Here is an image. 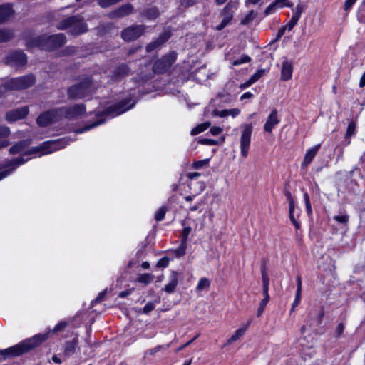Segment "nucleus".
Instances as JSON below:
<instances>
[{"label":"nucleus","mask_w":365,"mask_h":365,"mask_svg":"<svg viewBox=\"0 0 365 365\" xmlns=\"http://www.w3.org/2000/svg\"><path fill=\"white\" fill-rule=\"evenodd\" d=\"M68 324L66 321H61L52 330L46 333L34 335L33 337L27 339L15 346L4 350H0V355L4 356V358L6 359L7 357L17 356L28 352L46 341L49 338L51 333L56 334L63 331L68 327Z\"/></svg>","instance_id":"1"},{"label":"nucleus","mask_w":365,"mask_h":365,"mask_svg":"<svg viewBox=\"0 0 365 365\" xmlns=\"http://www.w3.org/2000/svg\"><path fill=\"white\" fill-rule=\"evenodd\" d=\"M66 43L63 34L55 35H42L37 36L28 42V47H37L41 50L52 51L62 46Z\"/></svg>","instance_id":"2"},{"label":"nucleus","mask_w":365,"mask_h":365,"mask_svg":"<svg viewBox=\"0 0 365 365\" xmlns=\"http://www.w3.org/2000/svg\"><path fill=\"white\" fill-rule=\"evenodd\" d=\"M95 90L91 78H85L77 83L70 86L67 90L68 98L72 100L82 99L91 95Z\"/></svg>","instance_id":"3"},{"label":"nucleus","mask_w":365,"mask_h":365,"mask_svg":"<svg viewBox=\"0 0 365 365\" xmlns=\"http://www.w3.org/2000/svg\"><path fill=\"white\" fill-rule=\"evenodd\" d=\"M57 29L59 30L68 29V33L78 36L87 31V25L83 19L78 16H73L61 21Z\"/></svg>","instance_id":"4"},{"label":"nucleus","mask_w":365,"mask_h":365,"mask_svg":"<svg viewBox=\"0 0 365 365\" xmlns=\"http://www.w3.org/2000/svg\"><path fill=\"white\" fill-rule=\"evenodd\" d=\"M35 82L36 78L34 75L29 74L19 78H11L4 84V87L6 90H23L32 86Z\"/></svg>","instance_id":"5"},{"label":"nucleus","mask_w":365,"mask_h":365,"mask_svg":"<svg viewBox=\"0 0 365 365\" xmlns=\"http://www.w3.org/2000/svg\"><path fill=\"white\" fill-rule=\"evenodd\" d=\"M135 102L131 98L123 99L112 106H108L104 111V115H119L132 108Z\"/></svg>","instance_id":"6"},{"label":"nucleus","mask_w":365,"mask_h":365,"mask_svg":"<svg viewBox=\"0 0 365 365\" xmlns=\"http://www.w3.org/2000/svg\"><path fill=\"white\" fill-rule=\"evenodd\" d=\"M5 65L19 68L24 66L27 63V56L22 51L10 52L4 58Z\"/></svg>","instance_id":"7"},{"label":"nucleus","mask_w":365,"mask_h":365,"mask_svg":"<svg viewBox=\"0 0 365 365\" xmlns=\"http://www.w3.org/2000/svg\"><path fill=\"white\" fill-rule=\"evenodd\" d=\"M177 59V53L172 51L161 58L156 61L153 66V70L155 73H163L165 72L175 62Z\"/></svg>","instance_id":"8"},{"label":"nucleus","mask_w":365,"mask_h":365,"mask_svg":"<svg viewBox=\"0 0 365 365\" xmlns=\"http://www.w3.org/2000/svg\"><path fill=\"white\" fill-rule=\"evenodd\" d=\"M60 111L58 108L41 113L36 119L37 124L41 127H46L61 120Z\"/></svg>","instance_id":"9"},{"label":"nucleus","mask_w":365,"mask_h":365,"mask_svg":"<svg viewBox=\"0 0 365 365\" xmlns=\"http://www.w3.org/2000/svg\"><path fill=\"white\" fill-rule=\"evenodd\" d=\"M61 118L73 119L83 115L86 110V106L83 103H78L71 106L59 108Z\"/></svg>","instance_id":"10"},{"label":"nucleus","mask_w":365,"mask_h":365,"mask_svg":"<svg viewBox=\"0 0 365 365\" xmlns=\"http://www.w3.org/2000/svg\"><path fill=\"white\" fill-rule=\"evenodd\" d=\"M146 26L144 25H133L123 29L121 32V37L126 41H135L141 36L145 31Z\"/></svg>","instance_id":"11"},{"label":"nucleus","mask_w":365,"mask_h":365,"mask_svg":"<svg viewBox=\"0 0 365 365\" xmlns=\"http://www.w3.org/2000/svg\"><path fill=\"white\" fill-rule=\"evenodd\" d=\"M242 128L243 130L240 138V150L242 155L244 158H247L251 141L252 126L251 124H245L242 125Z\"/></svg>","instance_id":"12"},{"label":"nucleus","mask_w":365,"mask_h":365,"mask_svg":"<svg viewBox=\"0 0 365 365\" xmlns=\"http://www.w3.org/2000/svg\"><path fill=\"white\" fill-rule=\"evenodd\" d=\"M237 4L236 2L230 1L225 7L222 16V20L219 25L216 26V29L220 31L223 29L232 19L233 11L237 8Z\"/></svg>","instance_id":"13"},{"label":"nucleus","mask_w":365,"mask_h":365,"mask_svg":"<svg viewBox=\"0 0 365 365\" xmlns=\"http://www.w3.org/2000/svg\"><path fill=\"white\" fill-rule=\"evenodd\" d=\"M26 161L27 160H24L22 157H18L6 162L4 167L7 169L0 171V180L7 177L18 166L24 164Z\"/></svg>","instance_id":"14"},{"label":"nucleus","mask_w":365,"mask_h":365,"mask_svg":"<svg viewBox=\"0 0 365 365\" xmlns=\"http://www.w3.org/2000/svg\"><path fill=\"white\" fill-rule=\"evenodd\" d=\"M29 112V108L27 106H24L6 112L5 118L9 123H13L18 120L24 118L28 115Z\"/></svg>","instance_id":"15"},{"label":"nucleus","mask_w":365,"mask_h":365,"mask_svg":"<svg viewBox=\"0 0 365 365\" xmlns=\"http://www.w3.org/2000/svg\"><path fill=\"white\" fill-rule=\"evenodd\" d=\"M56 148V143L54 141L43 142L39 146H36L30 148L25 154L31 155L38 153L42 154H48L53 152Z\"/></svg>","instance_id":"16"},{"label":"nucleus","mask_w":365,"mask_h":365,"mask_svg":"<svg viewBox=\"0 0 365 365\" xmlns=\"http://www.w3.org/2000/svg\"><path fill=\"white\" fill-rule=\"evenodd\" d=\"M133 6L130 4H123L115 10L110 11L108 16L110 19L122 18L131 14L133 11Z\"/></svg>","instance_id":"17"},{"label":"nucleus","mask_w":365,"mask_h":365,"mask_svg":"<svg viewBox=\"0 0 365 365\" xmlns=\"http://www.w3.org/2000/svg\"><path fill=\"white\" fill-rule=\"evenodd\" d=\"M232 101V96L228 93H220L215 98L210 101V103L214 106L220 108L225 107L226 105L230 103Z\"/></svg>","instance_id":"18"},{"label":"nucleus","mask_w":365,"mask_h":365,"mask_svg":"<svg viewBox=\"0 0 365 365\" xmlns=\"http://www.w3.org/2000/svg\"><path fill=\"white\" fill-rule=\"evenodd\" d=\"M170 37V34L169 32L164 31L163 32L159 37L154 41L150 43L146 46V51L147 52H151L155 48L160 46L162 44L165 43Z\"/></svg>","instance_id":"19"},{"label":"nucleus","mask_w":365,"mask_h":365,"mask_svg":"<svg viewBox=\"0 0 365 365\" xmlns=\"http://www.w3.org/2000/svg\"><path fill=\"white\" fill-rule=\"evenodd\" d=\"M14 14L12 6L9 4L0 5V24L8 21Z\"/></svg>","instance_id":"20"},{"label":"nucleus","mask_w":365,"mask_h":365,"mask_svg":"<svg viewBox=\"0 0 365 365\" xmlns=\"http://www.w3.org/2000/svg\"><path fill=\"white\" fill-rule=\"evenodd\" d=\"M279 123V120L277 117V110H273L267 118L264 129L267 133H272L273 128Z\"/></svg>","instance_id":"21"},{"label":"nucleus","mask_w":365,"mask_h":365,"mask_svg":"<svg viewBox=\"0 0 365 365\" xmlns=\"http://www.w3.org/2000/svg\"><path fill=\"white\" fill-rule=\"evenodd\" d=\"M78 344V338L75 336L71 341H67L65 342L63 354L70 357L73 355L76 352V349Z\"/></svg>","instance_id":"22"},{"label":"nucleus","mask_w":365,"mask_h":365,"mask_svg":"<svg viewBox=\"0 0 365 365\" xmlns=\"http://www.w3.org/2000/svg\"><path fill=\"white\" fill-rule=\"evenodd\" d=\"M11 134V130L9 127L5 125L0 126V149L6 148L10 145V141L8 137Z\"/></svg>","instance_id":"23"},{"label":"nucleus","mask_w":365,"mask_h":365,"mask_svg":"<svg viewBox=\"0 0 365 365\" xmlns=\"http://www.w3.org/2000/svg\"><path fill=\"white\" fill-rule=\"evenodd\" d=\"M130 73V70L128 68V66L125 64L120 65L119 66L116 67L113 71L112 78L114 80H119L128 75H129Z\"/></svg>","instance_id":"24"},{"label":"nucleus","mask_w":365,"mask_h":365,"mask_svg":"<svg viewBox=\"0 0 365 365\" xmlns=\"http://www.w3.org/2000/svg\"><path fill=\"white\" fill-rule=\"evenodd\" d=\"M293 72V66L291 62L284 61L282 63L281 78L283 81H288L291 79Z\"/></svg>","instance_id":"25"},{"label":"nucleus","mask_w":365,"mask_h":365,"mask_svg":"<svg viewBox=\"0 0 365 365\" xmlns=\"http://www.w3.org/2000/svg\"><path fill=\"white\" fill-rule=\"evenodd\" d=\"M240 110L238 108H233V109H228V110L225 109V110H218L217 109H215L212 111V115L213 116H218L220 118H225L228 115H231L232 118H235L237 115H238L240 114Z\"/></svg>","instance_id":"26"},{"label":"nucleus","mask_w":365,"mask_h":365,"mask_svg":"<svg viewBox=\"0 0 365 365\" xmlns=\"http://www.w3.org/2000/svg\"><path fill=\"white\" fill-rule=\"evenodd\" d=\"M319 148H320V145L319 144V145H315L312 148L309 149L307 152L304 159V161L302 163V168H305L308 165L310 164V163L312 162L313 158L317 155Z\"/></svg>","instance_id":"27"},{"label":"nucleus","mask_w":365,"mask_h":365,"mask_svg":"<svg viewBox=\"0 0 365 365\" xmlns=\"http://www.w3.org/2000/svg\"><path fill=\"white\" fill-rule=\"evenodd\" d=\"M31 143L29 140H21L9 148L11 154H18L21 153L24 148L28 147Z\"/></svg>","instance_id":"28"},{"label":"nucleus","mask_w":365,"mask_h":365,"mask_svg":"<svg viewBox=\"0 0 365 365\" xmlns=\"http://www.w3.org/2000/svg\"><path fill=\"white\" fill-rule=\"evenodd\" d=\"M14 37L12 30L8 29H0V43H6Z\"/></svg>","instance_id":"29"},{"label":"nucleus","mask_w":365,"mask_h":365,"mask_svg":"<svg viewBox=\"0 0 365 365\" xmlns=\"http://www.w3.org/2000/svg\"><path fill=\"white\" fill-rule=\"evenodd\" d=\"M141 15L147 19H155L159 16V11L156 7H150L144 9Z\"/></svg>","instance_id":"30"},{"label":"nucleus","mask_w":365,"mask_h":365,"mask_svg":"<svg viewBox=\"0 0 365 365\" xmlns=\"http://www.w3.org/2000/svg\"><path fill=\"white\" fill-rule=\"evenodd\" d=\"M178 278H177L176 275L175 274H173L171 277V279L169 282V283L167 285H165L164 290L168 294H171V293L174 292V291L175 290V288L178 285Z\"/></svg>","instance_id":"31"},{"label":"nucleus","mask_w":365,"mask_h":365,"mask_svg":"<svg viewBox=\"0 0 365 365\" xmlns=\"http://www.w3.org/2000/svg\"><path fill=\"white\" fill-rule=\"evenodd\" d=\"M355 130L356 123L354 121H351L347 127L346 132L344 135V139L346 140L347 144L350 143V138L355 134Z\"/></svg>","instance_id":"32"},{"label":"nucleus","mask_w":365,"mask_h":365,"mask_svg":"<svg viewBox=\"0 0 365 365\" xmlns=\"http://www.w3.org/2000/svg\"><path fill=\"white\" fill-rule=\"evenodd\" d=\"M105 122V119H100L98 120H96L93 122V123H91L89 125H85L83 128H78L76 130V133H83L84 132H86L89 130L91 128H93Z\"/></svg>","instance_id":"33"},{"label":"nucleus","mask_w":365,"mask_h":365,"mask_svg":"<svg viewBox=\"0 0 365 365\" xmlns=\"http://www.w3.org/2000/svg\"><path fill=\"white\" fill-rule=\"evenodd\" d=\"M154 279V276L150 273L141 274L137 279V282L145 284H150Z\"/></svg>","instance_id":"34"},{"label":"nucleus","mask_w":365,"mask_h":365,"mask_svg":"<svg viewBox=\"0 0 365 365\" xmlns=\"http://www.w3.org/2000/svg\"><path fill=\"white\" fill-rule=\"evenodd\" d=\"M121 1L122 0H96L98 6L103 9L108 8Z\"/></svg>","instance_id":"35"},{"label":"nucleus","mask_w":365,"mask_h":365,"mask_svg":"<svg viewBox=\"0 0 365 365\" xmlns=\"http://www.w3.org/2000/svg\"><path fill=\"white\" fill-rule=\"evenodd\" d=\"M246 328H240L235 331L234 334L227 340L228 344H232L238 340L245 334Z\"/></svg>","instance_id":"36"},{"label":"nucleus","mask_w":365,"mask_h":365,"mask_svg":"<svg viewBox=\"0 0 365 365\" xmlns=\"http://www.w3.org/2000/svg\"><path fill=\"white\" fill-rule=\"evenodd\" d=\"M257 16V13L250 11L249 14L241 21V24L247 25L251 23Z\"/></svg>","instance_id":"37"},{"label":"nucleus","mask_w":365,"mask_h":365,"mask_svg":"<svg viewBox=\"0 0 365 365\" xmlns=\"http://www.w3.org/2000/svg\"><path fill=\"white\" fill-rule=\"evenodd\" d=\"M167 212V208L165 206L161 207L159 208L155 215V219L156 221L160 222L163 220L165 217V213Z\"/></svg>","instance_id":"38"},{"label":"nucleus","mask_w":365,"mask_h":365,"mask_svg":"<svg viewBox=\"0 0 365 365\" xmlns=\"http://www.w3.org/2000/svg\"><path fill=\"white\" fill-rule=\"evenodd\" d=\"M187 247V243L180 241V246L175 250V254L177 257H181L185 255Z\"/></svg>","instance_id":"39"},{"label":"nucleus","mask_w":365,"mask_h":365,"mask_svg":"<svg viewBox=\"0 0 365 365\" xmlns=\"http://www.w3.org/2000/svg\"><path fill=\"white\" fill-rule=\"evenodd\" d=\"M251 61V58L247 55H242L238 59L235 60L232 63L233 66H238L242 63H248Z\"/></svg>","instance_id":"40"},{"label":"nucleus","mask_w":365,"mask_h":365,"mask_svg":"<svg viewBox=\"0 0 365 365\" xmlns=\"http://www.w3.org/2000/svg\"><path fill=\"white\" fill-rule=\"evenodd\" d=\"M304 7L302 4H297L294 10L292 16L299 19L301 14L304 12Z\"/></svg>","instance_id":"41"},{"label":"nucleus","mask_w":365,"mask_h":365,"mask_svg":"<svg viewBox=\"0 0 365 365\" xmlns=\"http://www.w3.org/2000/svg\"><path fill=\"white\" fill-rule=\"evenodd\" d=\"M265 71L264 69L258 70L255 73H254L250 79L251 81L254 83L257 81H258L259 78H261L263 75L264 74Z\"/></svg>","instance_id":"42"},{"label":"nucleus","mask_w":365,"mask_h":365,"mask_svg":"<svg viewBox=\"0 0 365 365\" xmlns=\"http://www.w3.org/2000/svg\"><path fill=\"white\" fill-rule=\"evenodd\" d=\"M304 200L305 202L307 212L309 215H310L312 213V207H311L309 197V195L307 192H305L304 194Z\"/></svg>","instance_id":"43"},{"label":"nucleus","mask_w":365,"mask_h":365,"mask_svg":"<svg viewBox=\"0 0 365 365\" xmlns=\"http://www.w3.org/2000/svg\"><path fill=\"white\" fill-rule=\"evenodd\" d=\"M294 207H293L292 210L290 207H289V215L291 222L293 223L296 229H299L300 227L299 223L296 220L294 216Z\"/></svg>","instance_id":"44"},{"label":"nucleus","mask_w":365,"mask_h":365,"mask_svg":"<svg viewBox=\"0 0 365 365\" xmlns=\"http://www.w3.org/2000/svg\"><path fill=\"white\" fill-rule=\"evenodd\" d=\"M205 130V123H201L191 130V135H195Z\"/></svg>","instance_id":"45"},{"label":"nucleus","mask_w":365,"mask_h":365,"mask_svg":"<svg viewBox=\"0 0 365 365\" xmlns=\"http://www.w3.org/2000/svg\"><path fill=\"white\" fill-rule=\"evenodd\" d=\"M190 232L191 228L190 227H185L181 233V242L187 243V237Z\"/></svg>","instance_id":"46"},{"label":"nucleus","mask_w":365,"mask_h":365,"mask_svg":"<svg viewBox=\"0 0 365 365\" xmlns=\"http://www.w3.org/2000/svg\"><path fill=\"white\" fill-rule=\"evenodd\" d=\"M349 216L347 215H336L334 217V219L339 223L346 225L349 222Z\"/></svg>","instance_id":"47"},{"label":"nucleus","mask_w":365,"mask_h":365,"mask_svg":"<svg viewBox=\"0 0 365 365\" xmlns=\"http://www.w3.org/2000/svg\"><path fill=\"white\" fill-rule=\"evenodd\" d=\"M284 193L289 202V207H290L292 210L293 207H295V203L293 197H292L291 192L289 190H284Z\"/></svg>","instance_id":"48"},{"label":"nucleus","mask_w":365,"mask_h":365,"mask_svg":"<svg viewBox=\"0 0 365 365\" xmlns=\"http://www.w3.org/2000/svg\"><path fill=\"white\" fill-rule=\"evenodd\" d=\"M268 302H269L267 301V299L261 301V302L259 304V307L257 309V317H259L262 314V313H263V312H264V309H265V307H266V306H267Z\"/></svg>","instance_id":"49"},{"label":"nucleus","mask_w":365,"mask_h":365,"mask_svg":"<svg viewBox=\"0 0 365 365\" xmlns=\"http://www.w3.org/2000/svg\"><path fill=\"white\" fill-rule=\"evenodd\" d=\"M225 141V137H220L217 140L210 139L207 138V145H219L222 144Z\"/></svg>","instance_id":"50"},{"label":"nucleus","mask_w":365,"mask_h":365,"mask_svg":"<svg viewBox=\"0 0 365 365\" xmlns=\"http://www.w3.org/2000/svg\"><path fill=\"white\" fill-rule=\"evenodd\" d=\"M301 294H302V292H299V291L296 292L295 299L292 304L291 312H294L295 307L297 306H298V304H299L300 300H301Z\"/></svg>","instance_id":"51"},{"label":"nucleus","mask_w":365,"mask_h":365,"mask_svg":"<svg viewBox=\"0 0 365 365\" xmlns=\"http://www.w3.org/2000/svg\"><path fill=\"white\" fill-rule=\"evenodd\" d=\"M298 21V19L292 16L290 21L288 22V24L284 26V29H287L288 31H291L297 24Z\"/></svg>","instance_id":"52"},{"label":"nucleus","mask_w":365,"mask_h":365,"mask_svg":"<svg viewBox=\"0 0 365 365\" xmlns=\"http://www.w3.org/2000/svg\"><path fill=\"white\" fill-rule=\"evenodd\" d=\"M169 259L167 257L161 258L157 263L158 267H166L168 266Z\"/></svg>","instance_id":"53"},{"label":"nucleus","mask_w":365,"mask_h":365,"mask_svg":"<svg viewBox=\"0 0 365 365\" xmlns=\"http://www.w3.org/2000/svg\"><path fill=\"white\" fill-rule=\"evenodd\" d=\"M155 309V304L153 302L147 303L143 309V312L148 314Z\"/></svg>","instance_id":"54"},{"label":"nucleus","mask_w":365,"mask_h":365,"mask_svg":"<svg viewBox=\"0 0 365 365\" xmlns=\"http://www.w3.org/2000/svg\"><path fill=\"white\" fill-rule=\"evenodd\" d=\"M344 324L340 323L339 324H338V326L336 329V331H335V336L339 337L341 335V334L344 332Z\"/></svg>","instance_id":"55"},{"label":"nucleus","mask_w":365,"mask_h":365,"mask_svg":"<svg viewBox=\"0 0 365 365\" xmlns=\"http://www.w3.org/2000/svg\"><path fill=\"white\" fill-rule=\"evenodd\" d=\"M222 132V129L220 127L214 126L210 129V133L212 135H217Z\"/></svg>","instance_id":"56"},{"label":"nucleus","mask_w":365,"mask_h":365,"mask_svg":"<svg viewBox=\"0 0 365 365\" xmlns=\"http://www.w3.org/2000/svg\"><path fill=\"white\" fill-rule=\"evenodd\" d=\"M288 0H275L274 4L277 6V8L283 7L284 5L287 6H290L289 4H287Z\"/></svg>","instance_id":"57"},{"label":"nucleus","mask_w":365,"mask_h":365,"mask_svg":"<svg viewBox=\"0 0 365 365\" xmlns=\"http://www.w3.org/2000/svg\"><path fill=\"white\" fill-rule=\"evenodd\" d=\"M277 6L273 3H272L269 6L267 7V9L264 11L265 15H269L271 14L274 10L277 9Z\"/></svg>","instance_id":"58"},{"label":"nucleus","mask_w":365,"mask_h":365,"mask_svg":"<svg viewBox=\"0 0 365 365\" xmlns=\"http://www.w3.org/2000/svg\"><path fill=\"white\" fill-rule=\"evenodd\" d=\"M196 1H197V0H182L181 4L183 6L188 7V6H191L194 5L196 3Z\"/></svg>","instance_id":"59"},{"label":"nucleus","mask_w":365,"mask_h":365,"mask_svg":"<svg viewBox=\"0 0 365 365\" xmlns=\"http://www.w3.org/2000/svg\"><path fill=\"white\" fill-rule=\"evenodd\" d=\"M324 316V311L322 307H321L320 311L317 315V324L319 325L322 322L323 317Z\"/></svg>","instance_id":"60"},{"label":"nucleus","mask_w":365,"mask_h":365,"mask_svg":"<svg viewBox=\"0 0 365 365\" xmlns=\"http://www.w3.org/2000/svg\"><path fill=\"white\" fill-rule=\"evenodd\" d=\"M356 1V0H346L344 3V10H349Z\"/></svg>","instance_id":"61"},{"label":"nucleus","mask_w":365,"mask_h":365,"mask_svg":"<svg viewBox=\"0 0 365 365\" xmlns=\"http://www.w3.org/2000/svg\"><path fill=\"white\" fill-rule=\"evenodd\" d=\"M106 291L101 292L98 294V297L95 299L93 301L94 302H100L103 300L105 295H106Z\"/></svg>","instance_id":"62"},{"label":"nucleus","mask_w":365,"mask_h":365,"mask_svg":"<svg viewBox=\"0 0 365 365\" xmlns=\"http://www.w3.org/2000/svg\"><path fill=\"white\" fill-rule=\"evenodd\" d=\"M297 291L302 292V278L300 275L297 276Z\"/></svg>","instance_id":"63"},{"label":"nucleus","mask_w":365,"mask_h":365,"mask_svg":"<svg viewBox=\"0 0 365 365\" xmlns=\"http://www.w3.org/2000/svg\"><path fill=\"white\" fill-rule=\"evenodd\" d=\"M75 52H76V48L73 46L66 47L64 50V53L66 55H71V54L75 53Z\"/></svg>","instance_id":"64"}]
</instances>
